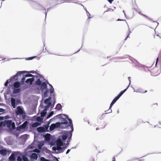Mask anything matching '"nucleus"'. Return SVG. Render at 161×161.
Masks as SVG:
<instances>
[{"label":"nucleus","mask_w":161,"mask_h":161,"mask_svg":"<svg viewBox=\"0 0 161 161\" xmlns=\"http://www.w3.org/2000/svg\"><path fill=\"white\" fill-rule=\"evenodd\" d=\"M61 115H63L69 121V124L66 125H65V127L64 128L69 129V128L70 127L71 129V130L69 131H63L62 133V135L58 136V138L64 141L67 138L68 139H71L72 135V132L74 131V128L72 120L70 119L69 118L68 115L64 114H60L57 115V116L59 118H61Z\"/></svg>","instance_id":"f257e3e1"},{"label":"nucleus","mask_w":161,"mask_h":161,"mask_svg":"<svg viewBox=\"0 0 161 161\" xmlns=\"http://www.w3.org/2000/svg\"><path fill=\"white\" fill-rule=\"evenodd\" d=\"M127 58H128L131 61L132 64L133 66H135L136 67H138L141 69H143L144 71L146 72H147V71H149V69L147 67L139 64L135 59L127 55H125L122 57L113 58H112L111 60H114V61L116 62L118 61L116 60L117 59H123Z\"/></svg>","instance_id":"f03ea898"},{"label":"nucleus","mask_w":161,"mask_h":161,"mask_svg":"<svg viewBox=\"0 0 161 161\" xmlns=\"http://www.w3.org/2000/svg\"><path fill=\"white\" fill-rule=\"evenodd\" d=\"M56 117L59 118L57 116ZM61 118L62 122L61 123L59 122H57L55 124H54L56 128L58 127H60L62 128H64L65 127V126L64 127L63 126V125L64 124L65 125H68V120L67 118H66L63 115H61V118Z\"/></svg>","instance_id":"7ed1b4c3"},{"label":"nucleus","mask_w":161,"mask_h":161,"mask_svg":"<svg viewBox=\"0 0 161 161\" xmlns=\"http://www.w3.org/2000/svg\"><path fill=\"white\" fill-rule=\"evenodd\" d=\"M37 80L35 82V84L36 85L40 86L42 83V81L45 80V79L42 75L39 74H37V75L36 76Z\"/></svg>","instance_id":"20e7f679"},{"label":"nucleus","mask_w":161,"mask_h":161,"mask_svg":"<svg viewBox=\"0 0 161 161\" xmlns=\"http://www.w3.org/2000/svg\"><path fill=\"white\" fill-rule=\"evenodd\" d=\"M28 72L26 71H19L18 72L16 75L13 76L10 78L9 79L10 81H11L14 79H15V80H18V76H21L22 74Z\"/></svg>","instance_id":"39448f33"},{"label":"nucleus","mask_w":161,"mask_h":161,"mask_svg":"<svg viewBox=\"0 0 161 161\" xmlns=\"http://www.w3.org/2000/svg\"><path fill=\"white\" fill-rule=\"evenodd\" d=\"M6 126L8 128H11L13 129L15 128L14 122H12L11 120H5V126Z\"/></svg>","instance_id":"423d86ee"},{"label":"nucleus","mask_w":161,"mask_h":161,"mask_svg":"<svg viewBox=\"0 0 161 161\" xmlns=\"http://www.w3.org/2000/svg\"><path fill=\"white\" fill-rule=\"evenodd\" d=\"M11 101L12 106L14 108H15L16 105L21 103L20 99H17L15 100L14 98L13 97L11 98Z\"/></svg>","instance_id":"0eeeda50"},{"label":"nucleus","mask_w":161,"mask_h":161,"mask_svg":"<svg viewBox=\"0 0 161 161\" xmlns=\"http://www.w3.org/2000/svg\"><path fill=\"white\" fill-rule=\"evenodd\" d=\"M28 123L27 121H25L22 125L17 127V130L20 131H22L23 130L25 129L26 128Z\"/></svg>","instance_id":"6e6552de"},{"label":"nucleus","mask_w":161,"mask_h":161,"mask_svg":"<svg viewBox=\"0 0 161 161\" xmlns=\"http://www.w3.org/2000/svg\"><path fill=\"white\" fill-rule=\"evenodd\" d=\"M25 112L22 107L18 106L17 107V110L16 111V114L17 116L20 114H23L25 113Z\"/></svg>","instance_id":"1a4fd4ad"},{"label":"nucleus","mask_w":161,"mask_h":161,"mask_svg":"<svg viewBox=\"0 0 161 161\" xmlns=\"http://www.w3.org/2000/svg\"><path fill=\"white\" fill-rule=\"evenodd\" d=\"M18 153V152H13L10 156L9 157V161H15Z\"/></svg>","instance_id":"9d476101"},{"label":"nucleus","mask_w":161,"mask_h":161,"mask_svg":"<svg viewBox=\"0 0 161 161\" xmlns=\"http://www.w3.org/2000/svg\"><path fill=\"white\" fill-rule=\"evenodd\" d=\"M47 83H48V82L47 81L46 82H43L41 83L40 86L41 90L42 92L45 89H48L47 87Z\"/></svg>","instance_id":"9b49d317"},{"label":"nucleus","mask_w":161,"mask_h":161,"mask_svg":"<svg viewBox=\"0 0 161 161\" xmlns=\"http://www.w3.org/2000/svg\"><path fill=\"white\" fill-rule=\"evenodd\" d=\"M52 95H51L50 94V96L47 98H46L44 101V103L45 104H48V103H50L51 105H52V103L51 102V101L52 99Z\"/></svg>","instance_id":"f8f14e48"},{"label":"nucleus","mask_w":161,"mask_h":161,"mask_svg":"<svg viewBox=\"0 0 161 161\" xmlns=\"http://www.w3.org/2000/svg\"><path fill=\"white\" fill-rule=\"evenodd\" d=\"M56 143L57 146L58 147H61L63 146L64 145L63 141L60 139L58 137L56 141Z\"/></svg>","instance_id":"ddd939ff"},{"label":"nucleus","mask_w":161,"mask_h":161,"mask_svg":"<svg viewBox=\"0 0 161 161\" xmlns=\"http://www.w3.org/2000/svg\"><path fill=\"white\" fill-rule=\"evenodd\" d=\"M19 116L20 119V120H22V121H24L25 120V118L27 116L26 114L25 113L23 114H20L18 115Z\"/></svg>","instance_id":"4468645a"},{"label":"nucleus","mask_w":161,"mask_h":161,"mask_svg":"<svg viewBox=\"0 0 161 161\" xmlns=\"http://www.w3.org/2000/svg\"><path fill=\"white\" fill-rule=\"evenodd\" d=\"M49 92V90L47 89H45V91L44 92L43 91L42 92H43V93H42V98H45L48 97V93Z\"/></svg>","instance_id":"2eb2a0df"},{"label":"nucleus","mask_w":161,"mask_h":161,"mask_svg":"<svg viewBox=\"0 0 161 161\" xmlns=\"http://www.w3.org/2000/svg\"><path fill=\"white\" fill-rule=\"evenodd\" d=\"M34 80V77H32V78L27 79L25 82L26 83H29L30 85H31Z\"/></svg>","instance_id":"dca6fc26"},{"label":"nucleus","mask_w":161,"mask_h":161,"mask_svg":"<svg viewBox=\"0 0 161 161\" xmlns=\"http://www.w3.org/2000/svg\"><path fill=\"white\" fill-rule=\"evenodd\" d=\"M8 152L6 149H1L0 150V154L3 156H6Z\"/></svg>","instance_id":"f3484780"},{"label":"nucleus","mask_w":161,"mask_h":161,"mask_svg":"<svg viewBox=\"0 0 161 161\" xmlns=\"http://www.w3.org/2000/svg\"><path fill=\"white\" fill-rule=\"evenodd\" d=\"M66 148V147H58L57 152L56 153H63L65 148Z\"/></svg>","instance_id":"a211bd4d"},{"label":"nucleus","mask_w":161,"mask_h":161,"mask_svg":"<svg viewBox=\"0 0 161 161\" xmlns=\"http://www.w3.org/2000/svg\"><path fill=\"white\" fill-rule=\"evenodd\" d=\"M64 2H72L73 3H76V4H80V5L81 6H83V7L84 8V6H83L81 4L79 3L78 2L76 1H75L74 0H64Z\"/></svg>","instance_id":"6ab92c4d"},{"label":"nucleus","mask_w":161,"mask_h":161,"mask_svg":"<svg viewBox=\"0 0 161 161\" xmlns=\"http://www.w3.org/2000/svg\"><path fill=\"white\" fill-rule=\"evenodd\" d=\"M38 156L37 154L35 153H33L31 154V159L36 160L38 158Z\"/></svg>","instance_id":"aec40b11"},{"label":"nucleus","mask_w":161,"mask_h":161,"mask_svg":"<svg viewBox=\"0 0 161 161\" xmlns=\"http://www.w3.org/2000/svg\"><path fill=\"white\" fill-rule=\"evenodd\" d=\"M47 84H48L50 86V88L49 90V92L50 93V94L51 95H52V94L53 93H54V88L53 86L50 84L48 83H47Z\"/></svg>","instance_id":"412c9836"},{"label":"nucleus","mask_w":161,"mask_h":161,"mask_svg":"<svg viewBox=\"0 0 161 161\" xmlns=\"http://www.w3.org/2000/svg\"><path fill=\"white\" fill-rule=\"evenodd\" d=\"M20 86V83L19 81H16L14 84V87L15 88H19Z\"/></svg>","instance_id":"4be33fe9"},{"label":"nucleus","mask_w":161,"mask_h":161,"mask_svg":"<svg viewBox=\"0 0 161 161\" xmlns=\"http://www.w3.org/2000/svg\"><path fill=\"white\" fill-rule=\"evenodd\" d=\"M134 91L136 92H139L141 93H146L147 92V91H145V92H143L142 89L141 88H139L136 89L135 90H134Z\"/></svg>","instance_id":"5701e85b"},{"label":"nucleus","mask_w":161,"mask_h":161,"mask_svg":"<svg viewBox=\"0 0 161 161\" xmlns=\"http://www.w3.org/2000/svg\"><path fill=\"white\" fill-rule=\"evenodd\" d=\"M37 130L40 132H44L45 131V128L44 127H40L37 128Z\"/></svg>","instance_id":"b1692460"},{"label":"nucleus","mask_w":161,"mask_h":161,"mask_svg":"<svg viewBox=\"0 0 161 161\" xmlns=\"http://www.w3.org/2000/svg\"><path fill=\"white\" fill-rule=\"evenodd\" d=\"M47 114V111L43 110L41 113V117L42 118H43Z\"/></svg>","instance_id":"393cba45"},{"label":"nucleus","mask_w":161,"mask_h":161,"mask_svg":"<svg viewBox=\"0 0 161 161\" xmlns=\"http://www.w3.org/2000/svg\"><path fill=\"white\" fill-rule=\"evenodd\" d=\"M20 88H16L14 89L13 93L14 94H16L19 92L20 91Z\"/></svg>","instance_id":"a878e982"},{"label":"nucleus","mask_w":161,"mask_h":161,"mask_svg":"<svg viewBox=\"0 0 161 161\" xmlns=\"http://www.w3.org/2000/svg\"><path fill=\"white\" fill-rule=\"evenodd\" d=\"M128 86L124 89V90L121 91L117 95L119 98L123 94V93L126 91V90L128 89Z\"/></svg>","instance_id":"bb28decb"},{"label":"nucleus","mask_w":161,"mask_h":161,"mask_svg":"<svg viewBox=\"0 0 161 161\" xmlns=\"http://www.w3.org/2000/svg\"><path fill=\"white\" fill-rule=\"evenodd\" d=\"M55 95L54 93H53L52 94V98L53 99V105L51 106L52 108H53L55 104L56 100L55 98Z\"/></svg>","instance_id":"cd10ccee"},{"label":"nucleus","mask_w":161,"mask_h":161,"mask_svg":"<svg viewBox=\"0 0 161 161\" xmlns=\"http://www.w3.org/2000/svg\"><path fill=\"white\" fill-rule=\"evenodd\" d=\"M4 139L8 144L10 145L11 144V142L9 138L8 137H6L4 138Z\"/></svg>","instance_id":"c85d7f7f"},{"label":"nucleus","mask_w":161,"mask_h":161,"mask_svg":"<svg viewBox=\"0 0 161 161\" xmlns=\"http://www.w3.org/2000/svg\"><path fill=\"white\" fill-rule=\"evenodd\" d=\"M62 108V106L61 105L60 103H58L57 105L55 107V109H57L58 110H59Z\"/></svg>","instance_id":"c756f323"},{"label":"nucleus","mask_w":161,"mask_h":161,"mask_svg":"<svg viewBox=\"0 0 161 161\" xmlns=\"http://www.w3.org/2000/svg\"><path fill=\"white\" fill-rule=\"evenodd\" d=\"M36 8L37 9L39 10H42L43 9H44L45 10H46V9L44 7L39 4H37Z\"/></svg>","instance_id":"7c9ffc66"},{"label":"nucleus","mask_w":161,"mask_h":161,"mask_svg":"<svg viewBox=\"0 0 161 161\" xmlns=\"http://www.w3.org/2000/svg\"><path fill=\"white\" fill-rule=\"evenodd\" d=\"M56 128L54 124H52L50 126L49 130L50 131H52Z\"/></svg>","instance_id":"2f4dec72"},{"label":"nucleus","mask_w":161,"mask_h":161,"mask_svg":"<svg viewBox=\"0 0 161 161\" xmlns=\"http://www.w3.org/2000/svg\"><path fill=\"white\" fill-rule=\"evenodd\" d=\"M26 77H25V75H23V77L21 79V81H20V82L22 84H23L24 83V82H25Z\"/></svg>","instance_id":"473e14b6"},{"label":"nucleus","mask_w":161,"mask_h":161,"mask_svg":"<svg viewBox=\"0 0 161 161\" xmlns=\"http://www.w3.org/2000/svg\"><path fill=\"white\" fill-rule=\"evenodd\" d=\"M25 77H32L34 78L35 77L36 75H33L31 74H28L25 75Z\"/></svg>","instance_id":"72a5a7b5"},{"label":"nucleus","mask_w":161,"mask_h":161,"mask_svg":"<svg viewBox=\"0 0 161 161\" xmlns=\"http://www.w3.org/2000/svg\"><path fill=\"white\" fill-rule=\"evenodd\" d=\"M54 114V112L53 111H51L50 112V113H49V114H48L47 117V119H48L50 117H51L53 114Z\"/></svg>","instance_id":"f704fd0d"},{"label":"nucleus","mask_w":161,"mask_h":161,"mask_svg":"<svg viewBox=\"0 0 161 161\" xmlns=\"http://www.w3.org/2000/svg\"><path fill=\"white\" fill-rule=\"evenodd\" d=\"M43 118H42L39 117H38L37 118V120L39 122H42L43 121Z\"/></svg>","instance_id":"c9c22d12"},{"label":"nucleus","mask_w":161,"mask_h":161,"mask_svg":"<svg viewBox=\"0 0 161 161\" xmlns=\"http://www.w3.org/2000/svg\"><path fill=\"white\" fill-rule=\"evenodd\" d=\"M127 25H128V29H129V32H128V35L127 36V37L125 39V41L128 38V37H129V35H130V34L131 33V31H130V28L128 25L127 24Z\"/></svg>","instance_id":"e433bc0d"},{"label":"nucleus","mask_w":161,"mask_h":161,"mask_svg":"<svg viewBox=\"0 0 161 161\" xmlns=\"http://www.w3.org/2000/svg\"><path fill=\"white\" fill-rule=\"evenodd\" d=\"M51 105L50 103H48V104H47V105L44 107V109L43 110H45V111H47L48 108Z\"/></svg>","instance_id":"4c0bfd02"},{"label":"nucleus","mask_w":161,"mask_h":161,"mask_svg":"<svg viewBox=\"0 0 161 161\" xmlns=\"http://www.w3.org/2000/svg\"><path fill=\"white\" fill-rule=\"evenodd\" d=\"M5 126V120L4 121H0V127Z\"/></svg>","instance_id":"58836bf2"},{"label":"nucleus","mask_w":161,"mask_h":161,"mask_svg":"<svg viewBox=\"0 0 161 161\" xmlns=\"http://www.w3.org/2000/svg\"><path fill=\"white\" fill-rule=\"evenodd\" d=\"M159 58L160 59H161V53H160L158 55V57L157 58L156 61V64H155L156 67L157 66V64L158 62V60Z\"/></svg>","instance_id":"ea45409f"},{"label":"nucleus","mask_w":161,"mask_h":161,"mask_svg":"<svg viewBox=\"0 0 161 161\" xmlns=\"http://www.w3.org/2000/svg\"><path fill=\"white\" fill-rule=\"evenodd\" d=\"M85 10L86 11V12L87 13V14L88 16V19H89L91 18V14H90V13L86 9V8L85 9Z\"/></svg>","instance_id":"a19ab883"},{"label":"nucleus","mask_w":161,"mask_h":161,"mask_svg":"<svg viewBox=\"0 0 161 161\" xmlns=\"http://www.w3.org/2000/svg\"><path fill=\"white\" fill-rule=\"evenodd\" d=\"M116 102L115 101H114L113 100L111 102V103L110 104V107L109 108V109L111 108L112 107L113 105L114 104V103Z\"/></svg>","instance_id":"79ce46f5"},{"label":"nucleus","mask_w":161,"mask_h":161,"mask_svg":"<svg viewBox=\"0 0 161 161\" xmlns=\"http://www.w3.org/2000/svg\"><path fill=\"white\" fill-rule=\"evenodd\" d=\"M40 160L41 161H49V159H46L43 157H42L40 158Z\"/></svg>","instance_id":"37998d69"},{"label":"nucleus","mask_w":161,"mask_h":161,"mask_svg":"<svg viewBox=\"0 0 161 161\" xmlns=\"http://www.w3.org/2000/svg\"><path fill=\"white\" fill-rule=\"evenodd\" d=\"M139 13V14H141L142 15V16L145 17L146 18H147L148 19H149L150 20H152V19L151 18H148L147 15H146L145 14H142L141 13V12H138Z\"/></svg>","instance_id":"c03bdc74"},{"label":"nucleus","mask_w":161,"mask_h":161,"mask_svg":"<svg viewBox=\"0 0 161 161\" xmlns=\"http://www.w3.org/2000/svg\"><path fill=\"white\" fill-rule=\"evenodd\" d=\"M36 56H34V57H30L27 58H26L25 59L26 60H31L33 58H35L36 57Z\"/></svg>","instance_id":"a18cd8bd"},{"label":"nucleus","mask_w":161,"mask_h":161,"mask_svg":"<svg viewBox=\"0 0 161 161\" xmlns=\"http://www.w3.org/2000/svg\"><path fill=\"white\" fill-rule=\"evenodd\" d=\"M33 152L36 153H40V151L39 149L36 148L33 150Z\"/></svg>","instance_id":"49530a36"},{"label":"nucleus","mask_w":161,"mask_h":161,"mask_svg":"<svg viewBox=\"0 0 161 161\" xmlns=\"http://www.w3.org/2000/svg\"><path fill=\"white\" fill-rule=\"evenodd\" d=\"M17 161H22V158L20 156H18L17 159Z\"/></svg>","instance_id":"de8ad7c7"},{"label":"nucleus","mask_w":161,"mask_h":161,"mask_svg":"<svg viewBox=\"0 0 161 161\" xmlns=\"http://www.w3.org/2000/svg\"><path fill=\"white\" fill-rule=\"evenodd\" d=\"M58 147L57 146L56 147H53L52 148L53 149V151H57L58 150Z\"/></svg>","instance_id":"09e8293b"},{"label":"nucleus","mask_w":161,"mask_h":161,"mask_svg":"<svg viewBox=\"0 0 161 161\" xmlns=\"http://www.w3.org/2000/svg\"><path fill=\"white\" fill-rule=\"evenodd\" d=\"M107 113H104V114H103L100 117V119H103V118L105 117V114H106Z\"/></svg>","instance_id":"8fccbe9b"},{"label":"nucleus","mask_w":161,"mask_h":161,"mask_svg":"<svg viewBox=\"0 0 161 161\" xmlns=\"http://www.w3.org/2000/svg\"><path fill=\"white\" fill-rule=\"evenodd\" d=\"M119 98V97L118 96H117L116 97L114 98L113 100L116 102Z\"/></svg>","instance_id":"3c124183"},{"label":"nucleus","mask_w":161,"mask_h":161,"mask_svg":"<svg viewBox=\"0 0 161 161\" xmlns=\"http://www.w3.org/2000/svg\"><path fill=\"white\" fill-rule=\"evenodd\" d=\"M8 80H7V81H6V82L5 83L4 85L6 86H7L8 85Z\"/></svg>","instance_id":"603ef678"},{"label":"nucleus","mask_w":161,"mask_h":161,"mask_svg":"<svg viewBox=\"0 0 161 161\" xmlns=\"http://www.w3.org/2000/svg\"><path fill=\"white\" fill-rule=\"evenodd\" d=\"M70 139H68V140H67V144H66L65 145V147H66L68 146L69 144V142L70 141H69V140H70Z\"/></svg>","instance_id":"864d4df0"},{"label":"nucleus","mask_w":161,"mask_h":161,"mask_svg":"<svg viewBox=\"0 0 161 161\" xmlns=\"http://www.w3.org/2000/svg\"><path fill=\"white\" fill-rule=\"evenodd\" d=\"M5 111V110L2 108H0V112H3Z\"/></svg>","instance_id":"5fc2aeb1"},{"label":"nucleus","mask_w":161,"mask_h":161,"mask_svg":"<svg viewBox=\"0 0 161 161\" xmlns=\"http://www.w3.org/2000/svg\"><path fill=\"white\" fill-rule=\"evenodd\" d=\"M128 80L129 82V86H130V83H131L130 77H128Z\"/></svg>","instance_id":"6e6d98bb"},{"label":"nucleus","mask_w":161,"mask_h":161,"mask_svg":"<svg viewBox=\"0 0 161 161\" xmlns=\"http://www.w3.org/2000/svg\"><path fill=\"white\" fill-rule=\"evenodd\" d=\"M108 111H109V112L108 113H107V114L109 113H111L112 112V110L111 108L110 109H109L108 110ZM107 111H108V110H107ZM106 111H105V112H106Z\"/></svg>","instance_id":"4d7b16f0"},{"label":"nucleus","mask_w":161,"mask_h":161,"mask_svg":"<svg viewBox=\"0 0 161 161\" xmlns=\"http://www.w3.org/2000/svg\"><path fill=\"white\" fill-rule=\"evenodd\" d=\"M24 161H28V159L26 157L25 158H23Z\"/></svg>","instance_id":"13d9d810"},{"label":"nucleus","mask_w":161,"mask_h":161,"mask_svg":"<svg viewBox=\"0 0 161 161\" xmlns=\"http://www.w3.org/2000/svg\"><path fill=\"white\" fill-rule=\"evenodd\" d=\"M152 21H153V22L156 23L157 24V26H156V27H157V26H158V24H159V23H158V22H156V21H155L152 20Z\"/></svg>","instance_id":"bf43d9fd"},{"label":"nucleus","mask_w":161,"mask_h":161,"mask_svg":"<svg viewBox=\"0 0 161 161\" xmlns=\"http://www.w3.org/2000/svg\"><path fill=\"white\" fill-rule=\"evenodd\" d=\"M4 119V117L2 116H0V120L2 121Z\"/></svg>","instance_id":"052dcab7"},{"label":"nucleus","mask_w":161,"mask_h":161,"mask_svg":"<svg viewBox=\"0 0 161 161\" xmlns=\"http://www.w3.org/2000/svg\"><path fill=\"white\" fill-rule=\"evenodd\" d=\"M48 126L46 125L45 126V127L44 128H45V131L47 130L48 129Z\"/></svg>","instance_id":"680f3d73"},{"label":"nucleus","mask_w":161,"mask_h":161,"mask_svg":"<svg viewBox=\"0 0 161 161\" xmlns=\"http://www.w3.org/2000/svg\"><path fill=\"white\" fill-rule=\"evenodd\" d=\"M70 151V149H68L66 152V154H68V153H69V152Z\"/></svg>","instance_id":"e2e57ef3"},{"label":"nucleus","mask_w":161,"mask_h":161,"mask_svg":"<svg viewBox=\"0 0 161 161\" xmlns=\"http://www.w3.org/2000/svg\"><path fill=\"white\" fill-rule=\"evenodd\" d=\"M39 108H44L42 104V103L41 104Z\"/></svg>","instance_id":"0e129e2a"},{"label":"nucleus","mask_w":161,"mask_h":161,"mask_svg":"<svg viewBox=\"0 0 161 161\" xmlns=\"http://www.w3.org/2000/svg\"><path fill=\"white\" fill-rule=\"evenodd\" d=\"M36 72L34 70H32V71H29V72L30 73H34L35 72Z\"/></svg>","instance_id":"69168bd1"},{"label":"nucleus","mask_w":161,"mask_h":161,"mask_svg":"<svg viewBox=\"0 0 161 161\" xmlns=\"http://www.w3.org/2000/svg\"><path fill=\"white\" fill-rule=\"evenodd\" d=\"M108 2L110 3H112V2L113 1V0H108Z\"/></svg>","instance_id":"338daca9"},{"label":"nucleus","mask_w":161,"mask_h":161,"mask_svg":"<svg viewBox=\"0 0 161 161\" xmlns=\"http://www.w3.org/2000/svg\"><path fill=\"white\" fill-rule=\"evenodd\" d=\"M157 36H159L161 38V33L159 34H158Z\"/></svg>","instance_id":"774afa93"}]
</instances>
